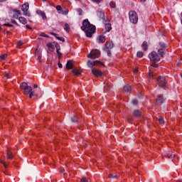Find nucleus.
<instances>
[{
    "mask_svg": "<svg viewBox=\"0 0 182 182\" xmlns=\"http://www.w3.org/2000/svg\"><path fill=\"white\" fill-rule=\"evenodd\" d=\"M81 29L83 31V32H85L87 38H92L93 33L96 32V26L90 24L88 19H85L82 21Z\"/></svg>",
    "mask_w": 182,
    "mask_h": 182,
    "instance_id": "nucleus-1",
    "label": "nucleus"
},
{
    "mask_svg": "<svg viewBox=\"0 0 182 182\" xmlns=\"http://www.w3.org/2000/svg\"><path fill=\"white\" fill-rule=\"evenodd\" d=\"M13 18L14 19H18L20 23H22L23 25H26V23H28V21L25 17H19V15H22V12H21V10L15 9L13 10Z\"/></svg>",
    "mask_w": 182,
    "mask_h": 182,
    "instance_id": "nucleus-2",
    "label": "nucleus"
},
{
    "mask_svg": "<svg viewBox=\"0 0 182 182\" xmlns=\"http://www.w3.org/2000/svg\"><path fill=\"white\" fill-rule=\"evenodd\" d=\"M149 58L150 60H152V64L151 66L153 68H157V62H160V55H159V53L156 51H152L151 53L149 55Z\"/></svg>",
    "mask_w": 182,
    "mask_h": 182,
    "instance_id": "nucleus-3",
    "label": "nucleus"
},
{
    "mask_svg": "<svg viewBox=\"0 0 182 182\" xmlns=\"http://www.w3.org/2000/svg\"><path fill=\"white\" fill-rule=\"evenodd\" d=\"M129 16L131 23H134V25H136V23L139 22V16H137V13H136L135 11H129Z\"/></svg>",
    "mask_w": 182,
    "mask_h": 182,
    "instance_id": "nucleus-4",
    "label": "nucleus"
},
{
    "mask_svg": "<svg viewBox=\"0 0 182 182\" xmlns=\"http://www.w3.org/2000/svg\"><path fill=\"white\" fill-rule=\"evenodd\" d=\"M20 87L24 90V95H29V92H32V87L28 85L26 82H22Z\"/></svg>",
    "mask_w": 182,
    "mask_h": 182,
    "instance_id": "nucleus-5",
    "label": "nucleus"
},
{
    "mask_svg": "<svg viewBox=\"0 0 182 182\" xmlns=\"http://www.w3.org/2000/svg\"><path fill=\"white\" fill-rule=\"evenodd\" d=\"M21 11L23 12L24 16H31V13L29 12V4L28 3H24L21 6Z\"/></svg>",
    "mask_w": 182,
    "mask_h": 182,
    "instance_id": "nucleus-6",
    "label": "nucleus"
},
{
    "mask_svg": "<svg viewBox=\"0 0 182 182\" xmlns=\"http://www.w3.org/2000/svg\"><path fill=\"white\" fill-rule=\"evenodd\" d=\"M100 56V50H94L87 55V58H90V59H96Z\"/></svg>",
    "mask_w": 182,
    "mask_h": 182,
    "instance_id": "nucleus-7",
    "label": "nucleus"
},
{
    "mask_svg": "<svg viewBox=\"0 0 182 182\" xmlns=\"http://www.w3.org/2000/svg\"><path fill=\"white\" fill-rule=\"evenodd\" d=\"M157 85H159V87H165L166 85H167L166 78L164 77H159L157 80Z\"/></svg>",
    "mask_w": 182,
    "mask_h": 182,
    "instance_id": "nucleus-8",
    "label": "nucleus"
},
{
    "mask_svg": "<svg viewBox=\"0 0 182 182\" xmlns=\"http://www.w3.org/2000/svg\"><path fill=\"white\" fill-rule=\"evenodd\" d=\"M87 65L88 68H90V69H93V66H96V65H100V61L95 60V61H90L88 60L87 63Z\"/></svg>",
    "mask_w": 182,
    "mask_h": 182,
    "instance_id": "nucleus-9",
    "label": "nucleus"
},
{
    "mask_svg": "<svg viewBox=\"0 0 182 182\" xmlns=\"http://www.w3.org/2000/svg\"><path fill=\"white\" fill-rule=\"evenodd\" d=\"M164 97H163V95H158V97L156 99V105H163L165 102Z\"/></svg>",
    "mask_w": 182,
    "mask_h": 182,
    "instance_id": "nucleus-10",
    "label": "nucleus"
},
{
    "mask_svg": "<svg viewBox=\"0 0 182 182\" xmlns=\"http://www.w3.org/2000/svg\"><path fill=\"white\" fill-rule=\"evenodd\" d=\"M105 41H106V36H105L100 35L97 38V42L98 43H105Z\"/></svg>",
    "mask_w": 182,
    "mask_h": 182,
    "instance_id": "nucleus-11",
    "label": "nucleus"
},
{
    "mask_svg": "<svg viewBox=\"0 0 182 182\" xmlns=\"http://www.w3.org/2000/svg\"><path fill=\"white\" fill-rule=\"evenodd\" d=\"M92 73L94 74V75L97 76V77L102 76V71H100L96 68L92 69Z\"/></svg>",
    "mask_w": 182,
    "mask_h": 182,
    "instance_id": "nucleus-12",
    "label": "nucleus"
},
{
    "mask_svg": "<svg viewBox=\"0 0 182 182\" xmlns=\"http://www.w3.org/2000/svg\"><path fill=\"white\" fill-rule=\"evenodd\" d=\"M166 154L168 159H174L176 157V154L173 151H167Z\"/></svg>",
    "mask_w": 182,
    "mask_h": 182,
    "instance_id": "nucleus-13",
    "label": "nucleus"
},
{
    "mask_svg": "<svg viewBox=\"0 0 182 182\" xmlns=\"http://www.w3.org/2000/svg\"><path fill=\"white\" fill-rule=\"evenodd\" d=\"M113 46H114V45L113 44V42L109 41V42H107L105 44V47H104V49H113Z\"/></svg>",
    "mask_w": 182,
    "mask_h": 182,
    "instance_id": "nucleus-14",
    "label": "nucleus"
},
{
    "mask_svg": "<svg viewBox=\"0 0 182 182\" xmlns=\"http://www.w3.org/2000/svg\"><path fill=\"white\" fill-rule=\"evenodd\" d=\"M36 14L37 15H41L43 19H46V14L44 13V11H42L41 10H37Z\"/></svg>",
    "mask_w": 182,
    "mask_h": 182,
    "instance_id": "nucleus-15",
    "label": "nucleus"
},
{
    "mask_svg": "<svg viewBox=\"0 0 182 182\" xmlns=\"http://www.w3.org/2000/svg\"><path fill=\"white\" fill-rule=\"evenodd\" d=\"M66 68L67 69H73V63H72V60H68L66 63Z\"/></svg>",
    "mask_w": 182,
    "mask_h": 182,
    "instance_id": "nucleus-16",
    "label": "nucleus"
},
{
    "mask_svg": "<svg viewBox=\"0 0 182 182\" xmlns=\"http://www.w3.org/2000/svg\"><path fill=\"white\" fill-rule=\"evenodd\" d=\"M105 31L106 32H110L112 31V24L109 23H105Z\"/></svg>",
    "mask_w": 182,
    "mask_h": 182,
    "instance_id": "nucleus-17",
    "label": "nucleus"
},
{
    "mask_svg": "<svg viewBox=\"0 0 182 182\" xmlns=\"http://www.w3.org/2000/svg\"><path fill=\"white\" fill-rule=\"evenodd\" d=\"M97 16H98V18L100 19H105V13L102 11H97Z\"/></svg>",
    "mask_w": 182,
    "mask_h": 182,
    "instance_id": "nucleus-18",
    "label": "nucleus"
},
{
    "mask_svg": "<svg viewBox=\"0 0 182 182\" xmlns=\"http://www.w3.org/2000/svg\"><path fill=\"white\" fill-rule=\"evenodd\" d=\"M52 35L53 36L55 37L58 39V41H60L61 42H65V38L59 37L58 36V35H56V33H53Z\"/></svg>",
    "mask_w": 182,
    "mask_h": 182,
    "instance_id": "nucleus-19",
    "label": "nucleus"
},
{
    "mask_svg": "<svg viewBox=\"0 0 182 182\" xmlns=\"http://www.w3.org/2000/svg\"><path fill=\"white\" fill-rule=\"evenodd\" d=\"M134 114L136 117H141V112L139 109L134 110Z\"/></svg>",
    "mask_w": 182,
    "mask_h": 182,
    "instance_id": "nucleus-20",
    "label": "nucleus"
},
{
    "mask_svg": "<svg viewBox=\"0 0 182 182\" xmlns=\"http://www.w3.org/2000/svg\"><path fill=\"white\" fill-rule=\"evenodd\" d=\"M165 49L164 48H160V49H159L158 50V53H159V54L160 55V56L161 57V58H163V56H164V52H165Z\"/></svg>",
    "mask_w": 182,
    "mask_h": 182,
    "instance_id": "nucleus-21",
    "label": "nucleus"
},
{
    "mask_svg": "<svg viewBox=\"0 0 182 182\" xmlns=\"http://www.w3.org/2000/svg\"><path fill=\"white\" fill-rule=\"evenodd\" d=\"M7 159H9V160H12V159L14 158V155L12 154V152H11L10 151H7Z\"/></svg>",
    "mask_w": 182,
    "mask_h": 182,
    "instance_id": "nucleus-22",
    "label": "nucleus"
},
{
    "mask_svg": "<svg viewBox=\"0 0 182 182\" xmlns=\"http://www.w3.org/2000/svg\"><path fill=\"white\" fill-rule=\"evenodd\" d=\"M124 92H130L132 90V86L127 85L124 87Z\"/></svg>",
    "mask_w": 182,
    "mask_h": 182,
    "instance_id": "nucleus-23",
    "label": "nucleus"
},
{
    "mask_svg": "<svg viewBox=\"0 0 182 182\" xmlns=\"http://www.w3.org/2000/svg\"><path fill=\"white\" fill-rule=\"evenodd\" d=\"M109 178H112L113 180H116L118 178V176L117 175H113L112 173H109Z\"/></svg>",
    "mask_w": 182,
    "mask_h": 182,
    "instance_id": "nucleus-24",
    "label": "nucleus"
},
{
    "mask_svg": "<svg viewBox=\"0 0 182 182\" xmlns=\"http://www.w3.org/2000/svg\"><path fill=\"white\" fill-rule=\"evenodd\" d=\"M56 10L58 11V14H62L63 12V9H62V6L60 5H58L56 6Z\"/></svg>",
    "mask_w": 182,
    "mask_h": 182,
    "instance_id": "nucleus-25",
    "label": "nucleus"
},
{
    "mask_svg": "<svg viewBox=\"0 0 182 182\" xmlns=\"http://www.w3.org/2000/svg\"><path fill=\"white\" fill-rule=\"evenodd\" d=\"M142 49H144V50H147V42L144 41L142 45Z\"/></svg>",
    "mask_w": 182,
    "mask_h": 182,
    "instance_id": "nucleus-26",
    "label": "nucleus"
},
{
    "mask_svg": "<svg viewBox=\"0 0 182 182\" xmlns=\"http://www.w3.org/2000/svg\"><path fill=\"white\" fill-rule=\"evenodd\" d=\"M144 55V53H143V51H138L136 53V56L138 58H143Z\"/></svg>",
    "mask_w": 182,
    "mask_h": 182,
    "instance_id": "nucleus-27",
    "label": "nucleus"
},
{
    "mask_svg": "<svg viewBox=\"0 0 182 182\" xmlns=\"http://www.w3.org/2000/svg\"><path fill=\"white\" fill-rule=\"evenodd\" d=\"M70 29V27L69 26V24L65 23V27H64V30L65 32H69V30Z\"/></svg>",
    "mask_w": 182,
    "mask_h": 182,
    "instance_id": "nucleus-28",
    "label": "nucleus"
},
{
    "mask_svg": "<svg viewBox=\"0 0 182 182\" xmlns=\"http://www.w3.org/2000/svg\"><path fill=\"white\" fill-rule=\"evenodd\" d=\"M159 46L162 49H166L167 48V46L166 45V43H163V42H160L159 43Z\"/></svg>",
    "mask_w": 182,
    "mask_h": 182,
    "instance_id": "nucleus-29",
    "label": "nucleus"
},
{
    "mask_svg": "<svg viewBox=\"0 0 182 182\" xmlns=\"http://www.w3.org/2000/svg\"><path fill=\"white\" fill-rule=\"evenodd\" d=\"M72 73H73V75H80L81 72L79 70H73Z\"/></svg>",
    "mask_w": 182,
    "mask_h": 182,
    "instance_id": "nucleus-30",
    "label": "nucleus"
},
{
    "mask_svg": "<svg viewBox=\"0 0 182 182\" xmlns=\"http://www.w3.org/2000/svg\"><path fill=\"white\" fill-rule=\"evenodd\" d=\"M77 120H78V118L77 117H73L71 118V122H73V123H77Z\"/></svg>",
    "mask_w": 182,
    "mask_h": 182,
    "instance_id": "nucleus-31",
    "label": "nucleus"
},
{
    "mask_svg": "<svg viewBox=\"0 0 182 182\" xmlns=\"http://www.w3.org/2000/svg\"><path fill=\"white\" fill-rule=\"evenodd\" d=\"M28 94H29L30 99H32L33 96H38V95H35V91H31Z\"/></svg>",
    "mask_w": 182,
    "mask_h": 182,
    "instance_id": "nucleus-32",
    "label": "nucleus"
},
{
    "mask_svg": "<svg viewBox=\"0 0 182 182\" xmlns=\"http://www.w3.org/2000/svg\"><path fill=\"white\" fill-rule=\"evenodd\" d=\"M104 50L107 53V56H112V52H110V50L104 48Z\"/></svg>",
    "mask_w": 182,
    "mask_h": 182,
    "instance_id": "nucleus-33",
    "label": "nucleus"
},
{
    "mask_svg": "<svg viewBox=\"0 0 182 182\" xmlns=\"http://www.w3.org/2000/svg\"><path fill=\"white\" fill-rule=\"evenodd\" d=\"M6 58H8V55L6 54H3L0 56V58L1 59V60H5Z\"/></svg>",
    "mask_w": 182,
    "mask_h": 182,
    "instance_id": "nucleus-34",
    "label": "nucleus"
},
{
    "mask_svg": "<svg viewBox=\"0 0 182 182\" xmlns=\"http://www.w3.org/2000/svg\"><path fill=\"white\" fill-rule=\"evenodd\" d=\"M109 5L111 8H113V9L116 8V3H114V1H111Z\"/></svg>",
    "mask_w": 182,
    "mask_h": 182,
    "instance_id": "nucleus-35",
    "label": "nucleus"
},
{
    "mask_svg": "<svg viewBox=\"0 0 182 182\" xmlns=\"http://www.w3.org/2000/svg\"><path fill=\"white\" fill-rule=\"evenodd\" d=\"M55 46L56 50H60V46L59 45V43H55Z\"/></svg>",
    "mask_w": 182,
    "mask_h": 182,
    "instance_id": "nucleus-36",
    "label": "nucleus"
},
{
    "mask_svg": "<svg viewBox=\"0 0 182 182\" xmlns=\"http://www.w3.org/2000/svg\"><path fill=\"white\" fill-rule=\"evenodd\" d=\"M48 48H49L50 49H54L53 45L52 44V43H48L47 44Z\"/></svg>",
    "mask_w": 182,
    "mask_h": 182,
    "instance_id": "nucleus-37",
    "label": "nucleus"
},
{
    "mask_svg": "<svg viewBox=\"0 0 182 182\" xmlns=\"http://www.w3.org/2000/svg\"><path fill=\"white\" fill-rule=\"evenodd\" d=\"M77 12H78V15L80 16L83 15V10H82V9H78Z\"/></svg>",
    "mask_w": 182,
    "mask_h": 182,
    "instance_id": "nucleus-38",
    "label": "nucleus"
},
{
    "mask_svg": "<svg viewBox=\"0 0 182 182\" xmlns=\"http://www.w3.org/2000/svg\"><path fill=\"white\" fill-rule=\"evenodd\" d=\"M62 15H68V14H69V10L68 9H66V10H65L64 11H63H63H62Z\"/></svg>",
    "mask_w": 182,
    "mask_h": 182,
    "instance_id": "nucleus-39",
    "label": "nucleus"
},
{
    "mask_svg": "<svg viewBox=\"0 0 182 182\" xmlns=\"http://www.w3.org/2000/svg\"><path fill=\"white\" fill-rule=\"evenodd\" d=\"M40 36H42L43 38H49V36L45 34V33H40Z\"/></svg>",
    "mask_w": 182,
    "mask_h": 182,
    "instance_id": "nucleus-40",
    "label": "nucleus"
},
{
    "mask_svg": "<svg viewBox=\"0 0 182 182\" xmlns=\"http://www.w3.org/2000/svg\"><path fill=\"white\" fill-rule=\"evenodd\" d=\"M11 74L8 73H5V77H6V79H11Z\"/></svg>",
    "mask_w": 182,
    "mask_h": 182,
    "instance_id": "nucleus-41",
    "label": "nucleus"
},
{
    "mask_svg": "<svg viewBox=\"0 0 182 182\" xmlns=\"http://www.w3.org/2000/svg\"><path fill=\"white\" fill-rule=\"evenodd\" d=\"M138 103H139V101L137 100H132V104L134 105V106H136V105H138Z\"/></svg>",
    "mask_w": 182,
    "mask_h": 182,
    "instance_id": "nucleus-42",
    "label": "nucleus"
},
{
    "mask_svg": "<svg viewBox=\"0 0 182 182\" xmlns=\"http://www.w3.org/2000/svg\"><path fill=\"white\" fill-rule=\"evenodd\" d=\"M159 122L161 124H164V119L163 118H159Z\"/></svg>",
    "mask_w": 182,
    "mask_h": 182,
    "instance_id": "nucleus-43",
    "label": "nucleus"
},
{
    "mask_svg": "<svg viewBox=\"0 0 182 182\" xmlns=\"http://www.w3.org/2000/svg\"><path fill=\"white\" fill-rule=\"evenodd\" d=\"M56 53L58 56H59L60 58V56H62V53H60V50H56Z\"/></svg>",
    "mask_w": 182,
    "mask_h": 182,
    "instance_id": "nucleus-44",
    "label": "nucleus"
},
{
    "mask_svg": "<svg viewBox=\"0 0 182 182\" xmlns=\"http://www.w3.org/2000/svg\"><path fill=\"white\" fill-rule=\"evenodd\" d=\"M149 76L150 79H153V76H154V74L153 73H149Z\"/></svg>",
    "mask_w": 182,
    "mask_h": 182,
    "instance_id": "nucleus-45",
    "label": "nucleus"
},
{
    "mask_svg": "<svg viewBox=\"0 0 182 182\" xmlns=\"http://www.w3.org/2000/svg\"><path fill=\"white\" fill-rule=\"evenodd\" d=\"M12 23H14V25H16V26H19V24L18 23V22H16V21L15 20L12 21Z\"/></svg>",
    "mask_w": 182,
    "mask_h": 182,
    "instance_id": "nucleus-46",
    "label": "nucleus"
},
{
    "mask_svg": "<svg viewBox=\"0 0 182 182\" xmlns=\"http://www.w3.org/2000/svg\"><path fill=\"white\" fill-rule=\"evenodd\" d=\"M92 2H95L96 4H100V2H102V0H91Z\"/></svg>",
    "mask_w": 182,
    "mask_h": 182,
    "instance_id": "nucleus-47",
    "label": "nucleus"
},
{
    "mask_svg": "<svg viewBox=\"0 0 182 182\" xmlns=\"http://www.w3.org/2000/svg\"><path fill=\"white\" fill-rule=\"evenodd\" d=\"M80 182H89V181L85 178H82L80 181Z\"/></svg>",
    "mask_w": 182,
    "mask_h": 182,
    "instance_id": "nucleus-48",
    "label": "nucleus"
},
{
    "mask_svg": "<svg viewBox=\"0 0 182 182\" xmlns=\"http://www.w3.org/2000/svg\"><path fill=\"white\" fill-rule=\"evenodd\" d=\"M4 26H9L11 28H12V26H14L12 24H9V23H4Z\"/></svg>",
    "mask_w": 182,
    "mask_h": 182,
    "instance_id": "nucleus-49",
    "label": "nucleus"
},
{
    "mask_svg": "<svg viewBox=\"0 0 182 182\" xmlns=\"http://www.w3.org/2000/svg\"><path fill=\"white\" fill-rule=\"evenodd\" d=\"M0 163L4 166L5 168H6V164H5V162H4L3 161H0Z\"/></svg>",
    "mask_w": 182,
    "mask_h": 182,
    "instance_id": "nucleus-50",
    "label": "nucleus"
},
{
    "mask_svg": "<svg viewBox=\"0 0 182 182\" xmlns=\"http://www.w3.org/2000/svg\"><path fill=\"white\" fill-rule=\"evenodd\" d=\"M58 68H60V69H62L63 68L62 63H58Z\"/></svg>",
    "mask_w": 182,
    "mask_h": 182,
    "instance_id": "nucleus-51",
    "label": "nucleus"
},
{
    "mask_svg": "<svg viewBox=\"0 0 182 182\" xmlns=\"http://www.w3.org/2000/svg\"><path fill=\"white\" fill-rule=\"evenodd\" d=\"M42 59V55H38L37 60H41Z\"/></svg>",
    "mask_w": 182,
    "mask_h": 182,
    "instance_id": "nucleus-52",
    "label": "nucleus"
},
{
    "mask_svg": "<svg viewBox=\"0 0 182 182\" xmlns=\"http://www.w3.org/2000/svg\"><path fill=\"white\" fill-rule=\"evenodd\" d=\"M26 29H32V28H31V26H29V25H26Z\"/></svg>",
    "mask_w": 182,
    "mask_h": 182,
    "instance_id": "nucleus-53",
    "label": "nucleus"
},
{
    "mask_svg": "<svg viewBox=\"0 0 182 182\" xmlns=\"http://www.w3.org/2000/svg\"><path fill=\"white\" fill-rule=\"evenodd\" d=\"M18 46H22V41H18Z\"/></svg>",
    "mask_w": 182,
    "mask_h": 182,
    "instance_id": "nucleus-54",
    "label": "nucleus"
},
{
    "mask_svg": "<svg viewBox=\"0 0 182 182\" xmlns=\"http://www.w3.org/2000/svg\"><path fill=\"white\" fill-rule=\"evenodd\" d=\"M33 87H34V89H37L38 85H34Z\"/></svg>",
    "mask_w": 182,
    "mask_h": 182,
    "instance_id": "nucleus-55",
    "label": "nucleus"
},
{
    "mask_svg": "<svg viewBox=\"0 0 182 182\" xmlns=\"http://www.w3.org/2000/svg\"><path fill=\"white\" fill-rule=\"evenodd\" d=\"M134 72H139V68H135Z\"/></svg>",
    "mask_w": 182,
    "mask_h": 182,
    "instance_id": "nucleus-56",
    "label": "nucleus"
},
{
    "mask_svg": "<svg viewBox=\"0 0 182 182\" xmlns=\"http://www.w3.org/2000/svg\"><path fill=\"white\" fill-rule=\"evenodd\" d=\"M141 2H146V0H141Z\"/></svg>",
    "mask_w": 182,
    "mask_h": 182,
    "instance_id": "nucleus-57",
    "label": "nucleus"
},
{
    "mask_svg": "<svg viewBox=\"0 0 182 182\" xmlns=\"http://www.w3.org/2000/svg\"><path fill=\"white\" fill-rule=\"evenodd\" d=\"M4 1H6V0H0V2H4Z\"/></svg>",
    "mask_w": 182,
    "mask_h": 182,
    "instance_id": "nucleus-58",
    "label": "nucleus"
},
{
    "mask_svg": "<svg viewBox=\"0 0 182 182\" xmlns=\"http://www.w3.org/2000/svg\"><path fill=\"white\" fill-rule=\"evenodd\" d=\"M43 2H46V0H41Z\"/></svg>",
    "mask_w": 182,
    "mask_h": 182,
    "instance_id": "nucleus-59",
    "label": "nucleus"
},
{
    "mask_svg": "<svg viewBox=\"0 0 182 182\" xmlns=\"http://www.w3.org/2000/svg\"><path fill=\"white\" fill-rule=\"evenodd\" d=\"M1 26H2L0 24V29H1Z\"/></svg>",
    "mask_w": 182,
    "mask_h": 182,
    "instance_id": "nucleus-60",
    "label": "nucleus"
},
{
    "mask_svg": "<svg viewBox=\"0 0 182 182\" xmlns=\"http://www.w3.org/2000/svg\"><path fill=\"white\" fill-rule=\"evenodd\" d=\"M176 182H182L181 181H177Z\"/></svg>",
    "mask_w": 182,
    "mask_h": 182,
    "instance_id": "nucleus-61",
    "label": "nucleus"
}]
</instances>
